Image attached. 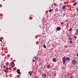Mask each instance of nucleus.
<instances>
[{"label": "nucleus", "mask_w": 78, "mask_h": 78, "mask_svg": "<svg viewBox=\"0 0 78 78\" xmlns=\"http://www.w3.org/2000/svg\"><path fill=\"white\" fill-rule=\"evenodd\" d=\"M62 60L63 61V64L64 65L65 64L64 63H66V57L64 56L62 58Z\"/></svg>", "instance_id": "f257e3e1"}, {"label": "nucleus", "mask_w": 78, "mask_h": 78, "mask_svg": "<svg viewBox=\"0 0 78 78\" xmlns=\"http://www.w3.org/2000/svg\"><path fill=\"white\" fill-rule=\"evenodd\" d=\"M9 68L8 67H6L5 68V69L4 70V71L5 73H7V72H8V71H9Z\"/></svg>", "instance_id": "f03ea898"}, {"label": "nucleus", "mask_w": 78, "mask_h": 78, "mask_svg": "<svg viewBox=\"0 0 78 78\" xmlns=\"http://www.w3.org/2000/svg\"><path fill=\"white\" fill-rule=\"evenodd\" d=\"M72 63L74 65H75L76 64V60H73L72 61Z\"/></svg>", "instance_id": "7ed1b4c3"}, {"label": "nucleus", "mask_w": 78, "mask_h": 78, "mask_svg": "<svg viewBox=\"0 0 78 78\" xmlns=\"http://www.w3.org/2000/svg\"><path fill=\"white\" fill-rule=\"evenodd\" d=\"M61 30V27H57L56 30V31H59V30Z\"/></svg>", "instance_id": "20e7f679"}, {"label": "nucleus", "mask_w": 78, "mask_h": 78, "mask_svg": "<svg viewBox=\"0 0 78 78\" xmlns=\"http://www.w3.org/2000/svg\"><path fill=\"white\" fill-rule=\"evenodd\" d=\"M46 77V75L44 73V74H43V75H42V78H45Z\"/></svg>", "instance_id": "39448f33"}, {"label": "nucleus", "mask_w": 78, "mask_h": 78, "mask_svg": "<svg viewBox=\"0 0 78 78\" xmlns=\"http://www.w3.org/2000/svg\"><path fill=\"white\" fill-rule=\"evenodd\" d=\"M17 72L18 74H20V69H18L17 70Z\"/></svg>", "instance_id": "423d86ee"}, {"label": "nucleus", "mask_w": 78, "mask_h": 78, "mask_svg": "<svg viewBox=\"0 0 78 78\" xmlns=\"http://www.w3.org/2000/svg\"><path fill=\"white\" fill-rule=\"evenodd\" d=\"M11 66L12 67H14L15 66V64H14V62H12L11 64Z\"/></svg>", "instance_id": "0eeeda50"}, {"label": "nucleus", "mask_w": 78, "mask_h": 78, "mask_svg": "<svg viewBox=\"0 0 78 78\" xmlns=\"http://www.w3.org/2000/svg\"><path fill=\"white\" fill-rule=\"evenodd\" d=\"M66 61H67L68 60V61H69L70 59V58H69V57H67L66 58Z\"/></svg>", "instance_id": "6e6552de"}, {"label": "nucleus", "mask_w": 78, "mask_h": 78, "mask_svg": "<svg viewBox=\"0 0 78 78\" xmlns=\"http://www.w3.org/2000/svg\"><path fill=\"white\" fill-rule=\"evenodd\" d=\"M53 61L54 62H56V59L55 58H53Z\"/></svg>", "instance_id": "1a4fd4ad"}, {"label": "nucleus", "mask_w": 78, "mask_h": 78, "mask_svg": "<svg viewBox=\"0 0 78 78\" xmlns=\"http://www.w3.org/2000/svg\"><path fill=\"white\" fill-rule=\"evenodd\" d=\"M66 5H63V6L62 7L63 9H66Z\"/></svg>", "instance_id": "9d476101"}, {"label": "nucleus", "mask_w": 78, "mask_h": 78, "mask_svg": "<svg viewBox=\"0 0 78 78\" xmlns=\"http://www.w3.org/2000/svg\"><path fill=\"white\" fill-rule=\"evenodd\" d=\"M70 78H73V74H71Z\"/></svg>", "instance_id": "9b49d317"}, {"label": "nucleus", "mask_w": 78, "mask_h": 78, "mask_svg": "<svg viewBox=\"0 0 78 78\" xmlns=\"http://www.w3.org/2000/svg\"><path fill=\"white\" fill-rule=\"evenodd\" d=\"M47 69H50V65H48L47 66Z\"/></svg>", "instance_id": "f8f14e48"}, {"label": "nucleus", "mask_w": 78, "mask_h": 78, "mask_svg": "<svg viewBox=\"0 0 78 78\" xmlns=\"http://www.w3.org/2000/svg\"><path fill=\"white\" fill-rule=\"evenodd\" d=\"M76 4H77V3H76V2H75L73 4V5L76 6Z\"/></svg>", "instance_id": "ddd939ff"}, {"label": "nucleus", "mask_w": 78, "mask_h": 78, "mask_svg": "<svg viewBox=\"0 0 78 78\" xmlns=\"http://www.w3.org/2000/svg\"><path fill=\"white\" fill-rule=\"evenodd\" d=\"M72 28H71L69 29V31L70 32L72 31Z\"/></svg>", "instance_id": "4468645a"}, {"label": "nucleus", "mask_w": 78, "mask_h": 78, "mask_svg": "<svg viewBox=\"0 0 78 78\" xmlns=\"http://www.w3.org/2000/svg\"><path fill=\"white\" fill-rule=\"evenodd\" d=\"M43 47L44 48H46V47H47V46H45V44H44L43 45Z\"/></svg>", "instance_id": "2eb2a0df"}, {"label": "nucleus", "mask_w": 78, "mask_h": 78, "mask_svg": "<svg viewBox=\"0 0 78 78\" xmlns=\"http://www.w3.org/2000/svg\"><path fill=\"white\" fill-rule=\"evenodd\" d=\"M68 39H69V40H72V38L71 37H69L68 38Z\"/></svg>", "instance_id": "dca6fc26"}, {"label": "nucleus", "mask_w": 78, "mask_h": 78, "mask_svg": "<svg viewBox=\"0 0 78 78\" xmlns=\"http://www.w3.org/2000/svg\"><path fill=\"white\" fill-rule=\"evenodd\" d=\"M55 11L57 12H58V9L56 8V9H55Z\"/></svg>", "instance_id": "f3484780"}, {"label": "nucleus", "mask_w": 78, "mask_h": 78, "mask_svg": "<svg viewBox=\"0 0 78 78\" xmlns=\"http://www.w3.org/2000/svg\"><path fill=\"white\" fill-rule=\"evenodd\" d=\"M42 63H40L39 64V66H42Z\"/></svg>", "instance_id": "a211bd4d"}, {"label": "nucleus", "mask_w": 78, "mask_h": 78, "mask_svg": "<svg viewBox=\"0 0 78 78\" xmlns=\"http://www.w3.org/2000/svg\"><path fill=\"white\" fill-rule=\"evenodd\" d=\"M53 9H51V10H50L49 11V12H51V11H53Z\"/></svg>", "instance_id": "6ab92c4d"}, {"label": "nucleus", "mask_w": 78, "mask_h": 78, "mask_svg": "<svg viewBox=\"0 0 78 78\" xmlns=\"http://www.w3.org/2000/svg\"><path fill=\"white\" fill-rule=\"evenodd\" d=\"M61 23V25H64V22H62V23Z\"/></svg>", "instance_id": "aec40b11"}, {"label": "nucleus", "mask_w": 78, "mask_h": 78, "mask_svg": "<svg viewBox=\"0 0 78 78\" xmlns=\"http://www.w3.org/2000/svg\"><path fill=\"white\" fill-rule=\"evenodd\" d=\"M69 43H70V44H72V41H70Z\"/></svg>", "instance_id": "412c9836"}, {"label": "nucleus", "mask_w": 78, "mask_h": 78, "mask_svg": "<svg viewBox=\"0 0 78 78\" xmlns=\"http://www.w3.org/2000/svg\"><path fill=\"white\" fill-rule=\"evenodd\" d=\"M34 59H36V56H34Z\"/></svg>", "instance_id": "4be33fe9"}, {"label": "nucleus", "mask_w": 78, "mask_h": 78, "mask_svg": "<svg viewBox=\"0 0 78 78\" xmlns=\"http://www.w3.org/2000/svg\"><path fill=\"white\" fill-rule=\"evenodd\" d=\"M65 22H68V21H67V20H66L65 21Z\"/></svg>", "instance_id": "5701e85b"}, {"label": "nucleus", "mask_w": 78, "mask_h": 78, "mask_svg": "<svg viewBox=\"0 0 78 78\" xmlns=\"http://www.w3.org/2000/svg\"><path fill=\"white\" fill-rule=\"evenodd\" d=\"M65 48H67V46L66 45Z\"/></svg>", "instance_id": "b1692460"}, {"label": "nucleus", "mask_w": 78, "mask_h": 78, "mask_svg": "<svg viewBox=\"0 0 78 78\" xmlns=\"http://www.w3.org/2000/svg\"><path fill=\"white\" fill-rule=\"evenodd\" d=\"M31 74H32V73H30V76H31Z\"/></svg>", "instance_id": "393cba45"}, {"label": "nucleus", "mask_w": 78, "mask_h": 78, "mask_svg": "<svg viewBox=\"0 0 78 78\" xmlns=\"http://www.w3.org/2000/svg\"><path fill=\"white\" fill-rule=\"evenodd\" d=\"M0 41L1 42H2V40L0 39Z\"/></svg>", "instance_id": "a878e982"}, {"label": "nucleus", "mask_w": 78, "mask_h": 78, "mask_svg": "<svg viewBox=\"0 0 78 78\" xmlns=\"http://www.w3.org/2000/svg\"><path fill=\"white\" fill-rule=\"evenodd\" d=\"M65 15H66V14H63V16H65Z\"/></svg>", "instance_id": "bb28decb"}, {"label": "nucleus", "mask_w": 78, "mask_h": 78, "mask_svg": "<svg viewBox=\"0 0 78 78\" xmlns=\"http://www.w3.org/2000/svg\"><path fill=\"white\" fill-rule=\"evenodd\" d=\"M33 73V72L32 71V72H31V73Z\"/></svg>", "instance_id": "cd10ccee"}, {"label": "nucleus", "mask_w": 78, "mask_h": 78, "mask_svg": "<svg viewBox=\"0 0 78 78\" xmlns=\"http://www.w3.org/2000/svg\"><path fill=\"white\" fill-rule=\"evenodd\" d=\"M77 12H78V9H77Z\"/></svg>", "instance_id": "c85d7f7f"}]
</instances>
